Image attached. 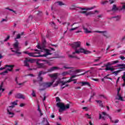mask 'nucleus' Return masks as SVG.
<instances>
[{"label": "nucleus", "mask_w": 125, "mask_h": 125, "mask_svg": "<svg viewBox=\"0 0 125 125\" xmlns=\"http://www.w3.org/2000/svg\"><path fill=\"white\" fill-rule=\"evenodd\" d=\"M99 119H102V120H106L107 117H108L109 119H110L111 122L112 123H114V124H118V123H119V120L117 119L116 120H115V121L112 120V117H111V116H109V115L107 114L106 113V112H102V114L99 113Z\"/></svg>", "instance_id": "obj_7"}, {"label": "nucleus", "mask_w": 125, "mask_h": 125, "mask_svg": "<svg viewBox=\"0 0 125 125\" xmlns=\"http://www.w3.org/2000/svg\"><path fill=\"white\" fill-rule=\"evenodd\" d=\"M13 90L10 91L8 93V95H11V94H12V92H13Z\"/></svg>", "instance_id": "obj_51"}, {"label": "nucleus", "mask_w": 125, "mask_h": 125, "mask_svg": "<svg viewBox=\"0 0 125 125\" xmlns=\"http://www.w3.org/2000/svg\"><path fill=\"white\" fill-rule=\"evenodd\" d=\"M45 99H46V97L45 96V95H44V98L42 99V101H44V100H45Z\"/></svg>", "instance_id": "obj_53"}, {"label": "nucleus", "mask_w": 125, "mask_h": 125, "mask_svg": "<svg viewBox=\"0 0 125 125\" xmlns=\"http://www.w3.org/2000/svg\"><path fill=\"white\" fill-rule=\"evenodd\" d=\"M11 104H12V105L9 106L8 107L9 108V109H12L13 108H14V106H15L16 105H17V101L12 102Z\"/></svg>", "instance_id": "obj_20"}, {"label": "nucleus", "mask_w": 125, "mask_h": 125, "mask_svg": "<svg viewBox=\"0 0 125 125\" xmlns=\"http://www.w3.org/2000/svg\"><path fill=\"white\" fill-rule=\"evenodd\" d=\"M37 67L38 68H44V64L43 63H37Z\"/></svg>", "instance_id": "obj_25"}, {"label": "nucleus", "mask_w": 125, "mask_h": 125, "mask_svg": "<svg viewBox=\"0 0 125 125\" xmlns=\"http://www.w3.org/2000/svg\"><path fill=\"white\" fill-rule=\"evenodd\" d=\"M77 76H80V75H73L72 76H71V77L70 78V79H69L68 81H67L65 82L61 81V80H58L56 82V83L54 84L53 87H55L56 86H57L58 84H59V83H62L61 89H63L65 87H67V86H69V84H66V83H71V82H73V81H77V79L73 80V79H74V78H76V77H77Z\"/></svg>", "instance_id": "obj_4"}, {"label": "nucleus", "mask_w": 125, "mask_h": 125, "mask_svg": "<svg viewBox=\"0 0 125 125\" xmlns=\"http://www.w3.org/2000/svg\"><path fill=\"white\" fill-rule=\"evenodd\" d=\"M56 3L58 5H64V3H63L62 2V1H57L56 2Z\"/></svg>", "instance_id": "obj_34"}, {"label": "nucleus", "mask_w": 125, "mask_h": 125, "mask_svg": "<svg viewBox=\"0 0 125 125\" xmlns=\"http://www.w3.org/2000/svg\"><path fill=\"white\" fill-rule=\"evenodd\" d=\"M18 78H16L15 81H16V83H17V84H18L19 85H23V84H24V83H18Z\"/></svg>", "instance_id": "obj_33"}, {"label": "nucleus", "mask_w": 125, "mask_h": 125, "mask_svg": "<svg viewBox=\"0 0 125 125\" xmlns=\"http://www.w3.org/2000/svg\"><path fill=\"white\" fill-rule=\"evenodd\" d=\"M120 90H121L120 88H119L117 89V95L116 97V99H117L118 100H120V101H124V100L123 99V97H122V96L120 94Z\"/></svg>", "instance_id": "obj_12"}, {"label": "nucleus", "mask_w": 125, "mask_h": 125, "mask_svg": "<svg viewBox=\"0 0 125 125\" xmlns=\"http://www.w3.org/2000/svg\"><path fill=\"white\" fill-rule=\"evenodd\" d=\"M85 116L87 118V119H91V116L88 115V114H86Z\"/></svg>", "instance_id": "obj_40"}, {"label": "nucleus", "mask_w": 125, "mask_h": 125, "mask_svg": "<svg viewBox=\"0 0 125 125\" xmlns=\"http://www.w3.org/2000/svg\"><path fill=\"white\" fill-rule=\"evenodd\" d=\"M122 80H123L124 83L123 84V86L125 85V71L124 72V74L122 76Z\"/></svg>", "instance_id": "obj_29"}, {"label": "nucleus", "mask_w": 125, "mask_h": 125, "mask_svg": "<svg viewBox=\"0 0 125 125\" xmlns=\"http://www.w3.org/2000/svg\"><path fill=\"white\" fill-rule=\"evenodd\" d=\"M94 95H95V93H93V95L91 96V98L90 99H90H91V98H92V97H93V96H94Z\"/></svg>", "instance_id": "obj_54"}, {"label": "nucleus", "mask_w": 125, "mask_h": 125, "mask_svg": "<svg viewBox=\"0 0 125 125\" xmlns=\"http://www.w3.org/2000/svg\"><path fill=\"white\" fill-rule=\"evenodd\" d=\"M75 89H79L81 88V86L75 87Z\"/></svg>", "instance_id": "obj_55"}, {"label": "nucleus", "mask_w": 125, "mask_h": 125, "mask_svg": "<svg viewBox=\"0 0 125 125\" xmlns=\"http://www.w3.org/2000/svg\"><path fill=\"white\" fill-rule=\"evenodd\" d=\"M24 105H25V104H20V107H23V106H24Z\"/></svg>", "instance_id": "obj_52"}, {"label": "nucleus", "mask_w": 125, "mask_h": 125, "mask_svg": "<svg viewBox=\"0 0 125 125\" xmlns=\"http://www.w3.org/2000/svg\"><path fill=\"white\" fill-rule=\"evenodd\" d=\"M82 43L81 42H75L71 44V47L75 50V52H73V55H75V53H84V54H88V53H90V52L89 51H86L81 47V44Z\"/></svg>", "instance_id": "obj_2"}, {"label": "nucleus", "mask_w": 125, "mask_h": 125, "mask_svg": "<svg viewBox=\"0 0 125 125\" xmlns=\"http://www.w3.org/2000/svg\"><path fill=\"white\" fill-rule=\"evenodd\" d=\"M62 76H67V75H72V70H70L68 71L63 72L62 74Z\"/></svg>", "instance_id": "obj_17"}, {"label": "nucleus", "mask_w": 125, "mask_h": 125, "mask_svg": "<svg viewBox=\"0 0 125 125\" xmlns=\"http://www.w3.org/2000/svg\"><path fill=\"white\" fill-rule=\"evenodd\" d=\"M111 18H113L114 21H119V20L121 19V17L120 16H114L112 17Z\"/></svg>", "instance_id": "obj_24"}, {"label": "nucleus", "mask_w": 125, "mask_h": 125, "mask_svg": "<svg viewBox=\"0 0 125 125\" xmlns=\"http://www.w3.org/2000/svg\"><path fill=\"white\" fill-rule=\"evenodd\" d=\"M109 1L111 4L113 3L114 1H115V0H109Z\"/></svg>", "instance_id": "obj_48"}, {"label": "nucleus", "mask_w": 125, "mask_h": 125, "mask_svg": "<svg viewBox=\"0 0 125 125\" xmlns=\"http://www.w3.org/2000/svg\"><path fill=\"white\" fill-rule=\"evenodd\" d=\"M68 57L70 58H76V59H78V60L80 59V58H79L77 56H74V55H69Z\"/></svg>", "instance_id": "obj_32"}, {"label": "nucleus", "mask_w": 125, "mask_h": 125, "mask_svg": "<svg viewBox=\"0 0 125 125\" xmlns=\"http://www.w3.org/2000/svg\"><path fill=\"white\" fill-rule=\"evenodd\" d=\"M9 38H10V36H8L4 40V42H7V41L9 40Z\"/></svg>", "instance_id": "obj_41"}, {"label": "nucleus", "mask_w": 125, "mask_h": 125, "mask_svg": "<svg viewBox=\"0 0 125 125\" xmlns=\"http://www.w3.org/2000/svg\"><path fill=\"white\" fill-rule=\"evenodd\" d=\"M82 10H91L93 9V7L91 8H80Z\"/></svg>", "instance_id": "obj_28"}, {"label": "nucleus", "mask_w": 125, "mask_h": 125, "mask_svg": "<svg viewBox=\"0 0 125 125\" xmlns=\"http://www.w3.org/2000/svg\"><path fill=\"white\" fill-rule=\"evenodd\" d=\"M76 29H78V27L70 29V31H74V30H76Z\"/></svg>", "instance_id": "obj_47"}, {"label": "nucleus", "mask_w": 125, "mask_h": 125, "mask_svg": "<svg viewBox=\"0 0 125 125\" xmlns=\"http://www.w3.org/2000/svg\"><path fill=\"white\" fill-rule=\"evenodd\" d=\"M38 111H39L40 112V113H42V111H41V109L40 108V106L39 105H38Z\"/></svg>", "instance_id": "obj_50"}, {"label": "nucleus", "mask_w": 125, "mask_h": 125, "mask_svg": "<svg viewBox=\"0 0 125 125\" xmlns=\"http://www.w3.org/2000/svg\"><path fill=\"white\" fill-rule=\"evenodd\" d=\"M80 72H82L81 69L75 70V69H73L72 70H71L72 75H73V74H77V73H80Z\"/></svg>", "instance_id": "obj_21"}, {"label": "nucleus", "mask_w": 125, "mask_h": 125, "mask_svg": "<svg viewBox=\"0 0 125 125\" xmlns=\"http://www.w3.org/2000/svg\"><path fill=\"white\" fill-rule=\"evenodd\" d=\"M47 72L40 71L38 74V81H39V82H42L43 78L42 77H41V76H42V75H45V74H47Z\"/></svg>", "instance_id": "obj_11"}, {"label": "nucleus", "mask_w": 125, "mask_h": 125, "mask_svg": "<svg viewBox=\"0 0 125 125\" xmlns=\"http://www.w3.org/2000/svg\"><path fill=\"white\" fill-rule=\"evenodd\" d=\"M60 68L57 66H54L51 67L50 69H48V72H53V71H56L57 70H60Z\"/></svg>", "instance_id": "obj_14"}, {"label": "nucleus", "mask_w": 125, "mask_h": 125, "mask_svg": "<svg viewBox=\"0 0 125 125\" xmlns=\"http://www.w3.org/2000/svg\"><path fill=\"white\" fill-rule=\"evenodd\" d=\"M56 100L57 102H59L57 103V106L60 108L59 109V112L60 113H62L63 111H65V110H67V109H69L70 108V104H67L65 105L64 104L60 103V98H59V97H56Z\"/></svg>", "instance_id": "obj_5"}, {"label": "nucleus", "mask_w": 125, "mask_h": 125, "mask_svg": "<svg viewBox=\"0 0 125 125\" xmlns=\"http://www.w3.org/2000/svg\"><path fill=\"white\" fill-rule=\"evenodd\" d=\"M113 65V62H108L105 65V71H111V72H113L114 70H116L115 68H118L119 67H123L122 68H120V69H125V64L122 63V64H118L116 66L110 67V66H112Z\"/></svg>", "instance_id": "obj_6"}, {"label": "nucleus", "mask_w": 125, "mask_h": 125, "mask_svg": "<svg viewBox=\"0 0 125 125\" xmlns=\"http://www.w3.org/2000/svg\"><path fill=\"white\" fill-rule=\"evenodd\" d=\"M89 124L90 125H93V124H92V123H91V121L89 122Z\"/></svg>", "instance_id": "obj_63"}, {"label": "nucleus", "mask_w": 125, "mask_h": 125, "mask_svg": "<svg viewBox=\"0 0 125 125\" xmlns=\"http://www.w3.org/2000/svg\"><path fill=\"white\" fill-rule=\"evenodd\" d=\"M51 45H52V46H54L55 47H57V45L52 44Z\"/></svg>", "instance_id": "obj_58"}, {"label": "nucleus", "mask_w": 125, "mask_h": 125, "mask_svg": "<svg viewBox=\"0 0 125 125\" xmlns=\"http://www.w3.org/2000/svg\"><path fill=\"white\" fill-rule=\"evenodd\" d=\"M120 54H125V50H123L122 51L120 52Z\"/></svg>", "instance_id": "obj_46"}, {"label": "nucleus", "mask_w": 125, "mask_h": 125, "mask_svg": "<svg viewBox=\"0 0 125 125\" xmlns=\"http://www.w3.org/2000/svg\"><path fill=\"white\" fill-rule=\"evenodd\" d=\"M92 80H93V81H95V82H98V81H99L98 79H95V78H92Z\"/></svg>", "instance_id": "obj_44"}, {"label": "nucleus", "mask_w": 125, "mask_h": 125, "mask_svg": "<svg viewBox=\"0 0 125 125\" xmlns=\"http://www.w3.org/2000/svg\"><path fill=\"white\" fill-rule=\"evenodd\" d=\"M5 9H8V10H10V11H13V12H14V13H16V12L13 9H10L8 7L5 8Z\"/></svg>", "instance_id": "obj_38"}, {"label": "nucleus", "mask_w": 125, "mask_h": 125, "mask_svg": "<svg viewBox=\"0 0 125 125\" xmlns=\"http://www.w3.org/2000/svg\"><path fill=\"white\" fill-rule=\"evenodd\" d=\"M100 97H104V98H106V97H105V96H104V95H100Z\"/></svg>", "instance_id": "obj_57"}, {"label": "nucleus", "mask_w": 125, "mask_h": 125, "mask_svg": "<svg viewBox=\"0 0 125 125\" xmlns=\"http://www.w3.org/2000/svg\"><path fill=\"white\" fill-rule=\"evenodd\" d=\"M119 9V8H118L117 7V6L116 5H113V6L112 7V11H116V10H118Z\"/></svg>", "instance_id": "obj_31"}, {"label": "nucleus", "mask_w": 125, "mask_h": 125, "mask_svg": "<svg viewBox=\"0 0 125 125\" xmlns=\"http://www.w3.org/2000/svg\"><path fill=\"white\" fill-rule=\"evenodd\" d=\"M82 32V31H77L76 32V33H81Z\"/></svg>", "instance_id": "obj_62"}, {"label": "nucleus", "mask_w": 125, "mask_h": 125, "mask_svg": "<svg viewBox=\"0 0 125 125\" xmlns=\"http://www.w3.org/2000/svg\"><path fill=\"white\" fill-rule=\"evenodd\" d=\"M119 60L114 61H112V64L113 65H114V64H117L119 63Z\"/></svg>", "instance_id": "obj_37"}, {"label": "nucleus", "mask_w": 125, "mask_h": 125, "mask_svg": "<svg viewBox=\"0 0 125 125\" xmlns=\"http://www.w3.org/2000/svg\"><path fill=\"white\" fill-rule=\"evenodd\" d=\"M31 95L33 96V97H36V92L35 91V90H32V93Z\"/></svg>", "instance_id": "obj_36"}, {"label": "nucleus", "mask_w": 125, "mask_h": 125, "mask_svg": "<svg viewBox=\"0 0 125 125\" xmlns=\"http://www.w3.org/2000/svg\"><path fill=\"white\" fill-rule=\"evenodd\" d=\"M3 86V83H1V85L0 86V95L4 91V89L2 88V86Z\"/></svg>", "instance_id": "obj_23"}, {"label": "nucleus", "mask_w": 125, "mask_h": 125, "mask_svg": "<svg viewBox=\"0 0 125 125\" xmlns=\"http://www.w3.org/2000/svg\"><path fill=\"white\" fill-rule=\"evenodd\" d=\"M45 41H44L42 44L40 45V43L38 44L37 47L41 50L39 51L38 49L34 50L36 51L34 53H29V56L30 57H46L48 55H51L52 53H50V50L47 49H45Z\"/></svg>", "instance_id": "obj_1"}, {"label": "nucleus", "mask_w": 125, "mask_h": 125, "mask_svg": "<svg viewBox=\"0 0 125 125\" xmlns=\"http://www.w3.org/2000/svg\"><path fill=\"white\" fill-rule=\"evenodd\" d=\"M51 117L52 118H55V116L53 114V115H51Z\"/></svg>", "instance_id": "obj_61"}, {"label": "nucleus", "mask_w": 125, "mask_h": 125, "mask_svg": "<svg viewBox=\"0 0 125 125\" xmlns=\"http://www.w3.org/2000/svg\"><path fill=\"white\" fill-rule=\"evenodd\" d=\"M12 110V108H9V107L7 109V113L10 118H12L14 116V113L11 112Z\"/></svg>", "instance_id": "obj_13"}, {"label": "nucleus", "mask_w": 125, "mask_h": 125, "mask_svg": "<svg viewBox=\"0 0 125 125\" xmlns=\"http://www.w3.org/2000/svg\"><path fill=\"white\" fill-rule=\"evenodd\" d=\"M20 38H21V35H20V34H18L15 40H18V39H20Z\"/></svg>", "instance_id": "obj_39"}, {"label": "nucleus", "mask_w": 125, "mask_h": 125, "mask_svg": "<svg viewBox=\"0 0 125 125\" xmlns=\"http://www.w3.org/2000/svg\"><path fill=\"white\" fill-rule=\"evenodd\" d=\"M83 109L85 110V111H88V108H87V107H83Z\"/></svg>", "instance_id": "obj_43"}, {"label": "nucleus", "mask_w": 125, "mask_h": 125, "mask_svg": "<svg viewBox=\"0 0 125 125\" xmlns=\"http://www.w3.org/2000/svg\"><path fill=\"white\" fill-rule=\"evenodd\" d=\"M59 73H53L51 74H48L49 77L51 78V79H52L51 82L49 83H43V85L44 86V88L42 89H39V90L40 91H42V90H44L45 88H47V87H50L52 84L54 83V82H55V80L58 78V76L59 75Z\"/></svg>", "instance_id": "obj_3"}, {"label": "nucleus", "mask_w": 125, "mask_h": 125, "mask_svg": "<svg viewBox=\"0 0 125 125\" xmlns=\"http://www.w3.org/2000/svg\"><path fill=\"white\" fill-rule=\"evenodd\" d=\"M122 71H123V70H117L116 71H114L112 73L115 76H118V74H119V73H120V72H122Z\"/></svg>", "instance_id": "obj_26"}, {"label": "nucleus", "mask_w": 125, "mask_h": 125, "mask_svg": "<svg viewBox=\"0 0 125 125\" xmlns=\"http://www.w3.org/2000/svg\"><path fill=\"white\" fill-rule=\"evenodd\" d=\"M119 58H120V59H121V60H125V56H120Z\"/></svg>", "instance_id": "obj_42"}, {"label": "nucleus", "mask_w": 125, "mask_h": 125, "mask_svg": "<svg viewBox=\"0 0 125 125\" xmlns=\"http://www.w3.org/2000/svg\"><path fill=\"white\" fill-rule=\"evenodd\" d=\"M42 61L43 62H45V64H48L49 66H51L52 65H53V63L51 62L50 61L46 60H42Z\"/></svg>", "instance_id": "obj_16"}, {"label": "nucleus", "mask_w": 125, "mask_h": 125, "mask_svg": "<svg viewBox=\"0 0 125 125\" xmlns=\"http://www.w3.org/2000/svg\"><path fill=\"white\" fill-rule=\"evenodd\" d=\"M19 45V42H18V41H17L13 44L14 50H13V48H11V51L12 52H15V53H16L17 54H18V56H19V55L21 54V52H19V48L18 47Z\"/></svg>", "instance_id": "obj_10"}, {"label": "nucleus", "mask_w": 125, "mask_h": 125, "mask_svg": "<svg viewBox=\"0 0 125 125\" xmlns=\"http://www.w3.org/2000/svg\"><path fill=\"white\" fill-rule=\"evenodd\" d=\"M83 29L84 31V33H85L86 34H89L90 33H99L100 34H103V36H104V37H106V38H108L107 34L106 31H91L90 30H88V29L84 27V26H83Z\"/></svg>", "instance_id": "obj_8"}, {"label": "nucleus", "mask_w": 125, "mask_h": 125, "mask_svg": "<svg viewBox=\"0 0 125 125\" xmlns=\"http://www.w3.org/2000/svg\"><path fill=\"white\" fill-rule=\"evenodd\" d=\"M9 68L7 69L5 71L0 73V75H4L6 74H7L8 73V71L9 72H11V71H12V69H13V67H14V65H6L4 67H1L0 68V71H1L2 70H4V69H6V68Z\"/></svg>", "instance_id": "obj_9"}, {"label": "nucleus", "mask_w": 125, "mask_h": 125, "mask_svg": "<svg viewBox=\"0 0 125 125\" xmlns=\"http://www.w3.org/2000/svg\"><path fill=\"white\" fill-rule=\"evenodd\" d=\"M59 119L60 121H61V120H62V119L61 118V117H59Z\"/></svg>", "instance_id": "obj_64"}, {"label": "nucleus", "mask_w": 125, "mask_h": 125, "mask_svg": "<svg viewBox=\"0 0 125 125\" xmlns=\"http://www.w3.org/2000/svg\"><path fill=\"white\" fill-rule=\"evenodd\" d=\"M33 60H26L24 61V66H25L26 67H29V63H28V62H32Z\"/></svg>", "instance_id": "obj_15"}, {"label": "nucleus", "mask_w": 125, "mask_h": 125, "mask_svg": "<svg viewBox=\"0 0 125 125\" xmlns=\"http://www.w3.org/2000/svg\"><path fill=\"white\" fill-rule=\"evenodd\" d=\"M80 72H82L81 69L75 70V69H73L72 70H71L72 75H73V74H77V73H80Z\"/></svg>", "instance_id": "obj_22"}, {"label": "nucleus", "mask_w": 125, "mask_h": 125, "mask_svg": "<svg viewBox=\"0 0 125 125\" xmlns=\"http://www.w3.org/2000/svg\"><path fill=\"white\" fill-rule=\"evenodd\" d=\"M16 97L20 99H25V97L21 94H17L16 95Z\"/></svg>", "instance_id": "obj_19"}, {"label": "nucleus", "mask_w": 125, "mask_h": 125, "mask_svg": "<svg viewBox=\"0 0 125 125\" xmlns=\"http://www.w3.org/2000/svg\"><path fill=\"white\" fill-rule=\"evenodd\" d=\"M6 21V19H3L2 20V21H1L2 22H3V21Z\"/></svg>", "instance_id": "obj_59"}, {"label": "nucleus", "mask_w": 125, "mask_h": 125, "mask_svg": "<svg viewBox=\"0 0 125 125\" xmlns=\"http://www.w3.org/2000/svg\"><path fill=\"white\" fill-rule=\"evenodd\" d=\"M63 68H64V69H74L73 67H69V64H64L63 65Z\"/></svg>", "instance_id": "obj_30"}, {"label": "nucleus", "mask_w": 125, "mask_h": 125, "mask_svg": "<svg viewBox=\"0 0 125 125\" xmlns=\"http://www.w3.org/2000/svg\"><path fill=\"white\" fill-rule=\"evenodd\" d=\"M100 59V57L98 58L97 59H96L94 61V62H98V61H99V59Z\"/></svg>", "instance_id": "obj_45"}, {"label": "nucleus", "mask_w": 125, "mask_h": 125, "mask_svg": "<svg viewBox=\"0 0 125 125\" xmlns=\"http://www.w3.org/2000/svg\"><path fill=\"white\" fill-rule=\"evenodd\" d=\"M97 103H99V104H100V103H101L102 102H101V101H96Z\"/></svg>", "instance_id": "obj_56"}, {"label": "nucleus", "mask_w": 125, "mask_h": 125, "mask_svg": "<svg viewBox=\"0 0 125 125\" xmlns=\"http://www.w3.org/2000/svg\"><path fill=\"white\" fill-rule=\"evenodd\" d=\"M23 53H25V54H28V55H29V54H30L28 51L23 52Z\"/></svg>", "instance_id": "obj_49"}, {"label": "nucleus", "mask_w": 125, "mask_h": 125, "mask_svg": "<svg viewBox=\"0 0 125 125\" xmlns=\"http://www.w3.org/2000/svg\"><path fill=\"white\" fill-rule=\"evenodd\" d=\"M121 109H118V110H117V112H118V113H120V112H121Z\"/></svg>", "instance_id": "obj_60"}, {"label": "nucleus", "mask_w": 125, "mask_h": 125, "mask_svg": "<svg viewBox=\"0 0 125 125\" xmlns=\"http://www.w3.org/2000/svg\"><path fill=\"white\" fill-rule=\"evenodd\" d=\"M81 13L85 14V16H88V15H91L94 14V13H93L92 12H89L87 13L86 11H82Z\"/></svg>", "instance_id": "obj_18"}, {"label": "nucleus", "mask_w": 125, "mask_h": 125, "mask_svg": "<svg viewBox=\"0 0 125 125\" xmlns=\"http://www.w3.org/2000/svg\"><path fill=\"white\" fill-rule=\"evenodd\" d=\"M119 10H123L124 11H125V5L122 6V7H120L119 8Z\"/></svg>", "instance_id": "obj_35"}, {"label": "nucleus", "mask_w": 125, "mask_h": 125, "mask_svg": "<svg viewBox=\"0 0 125 125\" xmlns=\"http://www.w3.org/2000/svg\"><path fill=\"white\" fill-rule=\"evenodd\" d=\"M81 83L82 84V86L86 85V84L87 85H88V86H90V84L88 82H83Z\"/></svg>", "instance_id": "obj_27"}]
</instances>
